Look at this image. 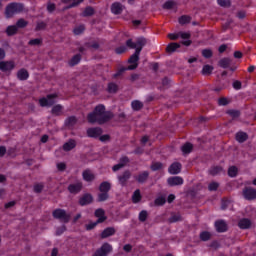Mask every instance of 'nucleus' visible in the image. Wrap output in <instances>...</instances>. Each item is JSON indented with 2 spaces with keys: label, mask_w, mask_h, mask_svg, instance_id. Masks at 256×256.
Masks as SVG:
<instances>
[{
  "label": "nucleus",
  "mask_w": 256,
  "mask_h": 256,
  "mask_svg": "<svg viewBox=\"0 0 256 256\" xmlns=\"http://www.w3.org/2000/svg\"><path fill=\"white\" fill-rule=\"evenodd\" d=\"M179 47H181V44L173 42L168 44V46L166 47V51L167 53H175V51H177Z\"/></svg>",
  "instance_id": "nucleus-29"
},
{
  "label": "nucleus",
  "mask_w": 256,
  "mask_h": 256,
  "mask_svg": "<svg viewBox=\"0 0 256 256\" xmlns=\"http://www.w3.org/2000/svg\"><path fill=\"white\" fill-rule=\"evenodd\" d=\"M139 55H141V53H137V51H135V53L129 58L128 63H131V65L127 67L129 71H134V69L139 67Z\"/></svg>",
  "instance_id": "nucleus-9"
},
{
  "label": "nucleus",
  "mask_w": 256,
  "mask_h": 256,
  "mask_svg": "<svg viewBox=\"0 0 256 256\" xmlns=\"http://www.w3.org/2000/svg\"><path fill=\"white\" fill-rule=\"evenodd\" d=\"M63 111V106L60 104L53 106L52 108V115L59 116L61 115V112Z\"/></svg>",
  "instance_id": "nucleus-39"
},
{
  "label": "nucleus",
  "mask_w": 256,
  "mask_h": 256,
  "mask_svg": "<svg viewBox=\"0 0 256 256\" xmlns=\"http://www.w3.org/2000/svg\"><path fill=\"white\" fill-rule=\"evenodd\" d=\"M147 217H149V213L147 212V210H142L139 213L138 219L139 221H141V223H145V221H147Z\"/></svg>",
  "instance_id": "nucleus-38"
},
{
  "label": "nucleus",
  "mask_w": 256,
  "mask_h": 256,
  "mask_svg": "<svg viewBox=\"0 0 256 256\" xmlns=\"http://www.w3.org/2000/svg\"><path fill=\"white\" fill-rule=\"evenodd\" d=\"M181 163L179 162H174L170 165V167L168 168V171L170 173V175H179V173H181Z\"/></svg>",
  "instance_id": "nucleus-15"
},
{
  "label": "nucleus",
  "mask_w": 256,
  "mask_h": 256,
  "mask_svg": "<svg viewBox=\"0 0 256 256\" xmlns=\"http://www.w3.org/2000/svg\"><path fill=\"white\" fill-rule=\"evenodd\" d=\"M167 182L170 187H175L177 185H183V178L179 176H174L168 178Z\"/></svg>",
  "instance_id": "nucleus-16"
},
{
  "label": "nucleus",
  "mask_w": 256,
  "mask_h": 256,
  "mask_svg": "<svg viewBox=\"0 0 256 256\" xmlns=\"http://www.w3.org/2000/svg\"><path fill=\"white\" fill-rule=\"evenodd\" d=\"M150 169H152L153 171H159V169H163V163L153 162L152 165L150 166Z\"/></svg>",
  "instance_id": "nucleus-46"
},
{
  "label": "nucleus",
  "mask_w": 256,
  "mask_h": 256,
  "mask_svg": "<svg viewBox=\"0 0 256 256\" xmlns=\"http://www.w3.org/2000/svg\"><path fill=\"white\" fill-rule=\"evenodd\" d=\"M95 217H97V223H105L107 221V216H105V210L99 208L95 211Z\"/></svg>",
  "instance_id": "nucleus-17"
},
{
  "label": "nucleus",
  "mask_w": 256,
  "mask_h": 256,
  "mask_svg": "<svg viewBox=\"0 0 256 256\" xmlns=\"http://www.w3.org/2000/svg\"><path fill=\"white\" fill-rule=\"evenodd\" d=\"M85 47L87 48V49H98L99 48V43H97V42H94V43H85Z\"/></svg>",
  "instance_id": "nucleus-60"
},
{
  "label": "nucleus",
  "mask_w": 256,
  "mask_h": 256,
  "mask_svg": "<svg viewBox=\"0 0 256 256\" xmlns=\"http://www.w3.org/2000/svg\"><path fill=\"white\" fill-rule=\"evenodd\" d=\"M113 251V246L109 243H104L96 252L93 254V256H107L109 253Z\"/></svg>",
  "instance_id": "nucleus-5"
},
{
  "label": "nucleus",
  "mask_w": 256,
  "mask_h": 256,
  "mask_svg": "<svg viewBox=\"0 0 256 256\" xmlns=\"http://www.w3.org/2000/svg\"><path fill=\"white\" fill-rule=\"evenodd\" d=\"M118 89H119V86H117V84H115V83L108 84V91L110 93H115Z\"/></svg>",
  "instance_id": "nucleus-52"
},
{
  "label": "nucleus",
  "mask_w": 256,
  "mask_h": 256,
  "mask_svg": "<svg viewBox=\"0 0 256 256\" xmlns=\"http://www.w3.org/2000/svg\"><path fill=\"white\" fill-rule=\"evenodd\" d=\"M111 11L114 15H121L123 13V4L116 2L111 6Z\"/></svg>",
  "instance_id": "nucleus-19"
},
{
  "label": "nucleus",
  "mask_w": 256,
  "mask_h": 256,
  "mask_svg": "<svg viewBox=\"0 0 256 256\" xmlns=\"http://www.w3.org/2000/svg\"><path fill=\"white\" fill-rule=\"evenodd\" d=\"M100 193H109L111 191V183L108 181L102 182L99 186Z\"/></svg>",
  "instance_id": "nucleus-23"
},
{
  "label": "nucleus",
  "mask_w": 256,
  "mask_h": 256,
  "mask_svg": "<svg viewBox=\"0 0 256 256\" xmlns=\"http://www.w3.org/2000/svg\"><path fill=\"white\" fill-rule=\"evenodd\" d=\"M213 66L206 64L202 68V75H211L213 73Z\"/></svg>",
  "instance_id": "nucleus-36"
},
{
  "label": "nucleus",
  "mask_w": 256,
  "mask_h": 256,
  "mask_svg": "<svg viewBox=\"0 0 256 256\" xmlns=\"http://www.w3.org/2000/svg\"><path fill=\"white\" fill-rule=\"evenodd\" d=\"M42 44H43V40L40 38H35L28 42V45H30L31 47H37Z\"/></svg>",
  "instance_id": "nucleus-40"
},
{
  "label": "nucleus",
  "mask_w": 256,
  "mask_h": 256,
  "mask_svg": "<svg viewBox=\"0 0 256 256\" xmlns=\"http://www.w3.org/2000/svg\"><path fill=\"white\" fill-rule=\"evenodd\" d=\"M132 201L133 203H139V201H141V190L137 189L134 191Z\"/></svg>",
  "instance_id": "nucleus-35"
},
{
  "label": "nucleus",
  "mask_w": 256,
  "mask_h": 256,
  "mask_svg": "<svg viewBox=\"0 0 256 256\" xmlns=\"http://www.w3.org/2000/svg\"><path fill=\"white\" fill-rule=\"evenodd\" d=\"M55 99H57V94H49L46 98H41L39 100L41 107H51L55 105Z\"/></svg>",
  "instance_id": "nucleus-6"
},
{
  "label": "nucleus",
  "mask_w": 256,
  "mask_h": 256,
  "mask_svg": "<svg viewBox=\"0 0 256 256\" xmlns=\"http://www.w3.org/2000/svg\"><path fill=\"white\" fill-rule=\"evenodd\" d=\"M65 231H67V227H65V225L60 226L56 229V235H63Z\"/></svg>",
  "instance_id": "nucleus-62"
},
{
  "label": "nucleus",
  "mask_w": 256,
  "mask_h": 256,
  "mask_svg": "<svg viewBox=\"0 0 256 256\" xmlns=\"http://www.w3.org/2000/svg\"><path fill=\"white\" fill-rule=\"evenodd\" d=\"M47 27L45 22H38L36 26V31H43Z\"/></svg>",
  "instance_id": "nucleus-61"
},
{
  "label": "nucleus",
  "mask_w": 256,
  "mask_h": 256,
  "mask_svg": "<svg viewBox=\"0 0 256 256\" xmlns=\"http://www.w3.org/2000/svg\"><path fill=\"white\" fill-rule=\"evenodd\" d=\"M175 7V1L168 0L163 4V9H173Z\"/></svg>",
  "instance_id": "nucleus-49"
},
{
  "label": "nucleus",
  "mask_w": 256,
  "mask_h": 256,
  "mask_svg": "<svg viewBox=\"0 0 256 256\" xmlns=\"http://www.w3.org/2000/svg\"><path fill=\"white\" fill-rule=\"evenodd\" d=\"M72 1H73V3H71L65 9H73V7H77V5L83 3V0H72Z\"/></svg>",
  "instance_id": "nucleus-58"
},
{
  "label": "nucleus",
  "mask_w": 256,
  "mask_h": 256,
  "mask_svg": "<svg viewBox=\"0 0 256 256\" xmlns=\"http://www.w3.org/2000/svg\"><path fill=\"white\" fill-rule=\"evenodd\" d=\"M83 31H85V26L80 25V26H77L76 28H74L73 33H74V35H81V33H83Z\"/></svg>",
  "instance_id": "nucleus-51"
},
{
  "label": "nucleus",
  "mask_w": 256,
  "mask_h": 256,
  "mask_svg": "<svg viewBox=\"0 0 256 256\" xmlns=\"http://www.w3.org/2000/svg\"><path fill=\"white\" fill-rule=\"evenodd\" d=\"M242 195L246 201H254V199H256V189L252 187H245L242 191Z\"/></svg>",
  "instance_id": "nucleus-7"
},
{
  "label": "nucleus",
  "mask_w": 256,
  "mask_h": 256,
  "mask_svg": "<svg viewBox=\"0 0 256 256\" xmlns=\"http://www.w3.org/2000/svg\"><path fill=\"white\" fill-rule=\"evenodd\" d=\"M223 172V168L221 166H214L209 170L210 175H213V177H215V175H219V173Z\"/></svg>",
  "instance_id": "nucleus-33"
},
{
  "label": "nucleus",
  "mask_w": 256,
  "mask_h": 256,
  "mask_svg": "<svg viewBox=\"0 0 256 256\" xmlns=\"http://www.w3.org/2000/svg\"><path fill=\"white\" fill-rule=\"evenodd\" d=\"M131 107L134 111H141L143 109V102L139 100L132 101Z\"/></svg>",
  "instance_id": "nucleus-32"
},
{
  "label": "nucleus",
  "mask_w": 256,
  "mask_h": 256,
  "mask_svg": "<svg viewBox=\"0 0 256 256\" xmlns=\"http://www.w3.org/2000/svg\"><path fill=\"white\" fill-rule=\"evenodd\" d=\"M17 77L19 81H27L29 79V72L25 68H22L17 72Z\"/></svg>",
  "instance_id": "nucleus-22"
},
{
  "label": "nucleus",
  "mask_w": 256,
  "mask_h": 256,
  "mask_svg": "<svg viewBox=\"0 0 256 256\" xmlns=\"http://www.w3.org/2000/svg\"><path fill=\"white\" fill-rule=\"evenodd\" d=\"M145 45H147V40L145 38H138L136 42H133L132 39H128L126 41V46L128 47V49H135L137 53H141Z\"/></svg>",
  "instance_id": "nucleus-3"
},
{
  "label": "nucleus",
  "mask_w": 256,
  "mask_h": 256,
  "mask_svg": "<svg viewBox=\"0 0 256 256\" xmlns=\"http://www.w3.org/2000/svg\"><path fill=\"white\" fill-rule=\"evenodd\" d=\"M180 25H187V23H191V17L187 15H183L179 18Z\"/></svg>",
  "instance_id": "nucleus-44"
},
{
  "label": "nucleus",
  "mask_w": 256,
  "mask_h": 256,
  "mask_svg": "<svg viewBox=\"0 0 256 256\" xmlns=\"http://www.w3.org/2000/svg\"><path fill=\"white\" fill-rule=\"evenodd\" d=\"M24 9H25V6L23 4L12 2L6 6L4 15L6 19H11L15 17V15H19V13H23Z\"/></svg>",
  "instance_id": "nucleus-2"
},
{
  "label": "nucleus",
  "mask_w": 256,
  "mask_h": 256,
  "mask_svg": "<svg viewBox=\"0 0 256 256\" xmlns=\"http://www.w3.org/2000/svg\"><path fill=\"white\" fill-rule=\"evenodd\" d=\"M125 71H129V69H127V67H122L120 68L117 73L114 74V78L117 79V77H121V75H123V73H125Z\"/></svg>",
  "instance_id": "nucleus-56"
},
{
  "label": "nucleus",
  "mask_w": 256,
  "mask_h": 256,
  "mask_svg": "<svg viewBox=\"0 0 256 256\" xmlns=\"http://www.w3.org/2000/svg\"><path fill=\"white\" fill-rule=\"evenodd\" d=\"M220 7H231V0H217Z\"/></svg>",
  "instance_id": "nucleus-50"
},
{
  "label": "nucleus",
  "mask_w": 256,
  "mask_h": 256,
  "mask_svg": "<svg viewBox=\"0 0 256 256\" xmlns=\"http://www.w3.org/2000/svg\"><path fill=\"white\" fill-rule=\"evenodd\" d=\"M82 189H83V182H76L68 186L69 193H72L73 195H77V193H81Z\"/></svg>",
  "instance_id": "nucleus-11"
},
{
  "label": "nucleus",
  "mask_w": 256,
  "mask_h": 256,
  "mask_svg": "<svg viewBox=\"0 0 256 256\" xmlns=\"http://www.w3.org/2000/svg\"><path fill=\"white\" fill-rule=\"evenodd\" d=\"M129 163V157L122 156L119 160V164L122 165V167H125Z\"/></svg>",
  "instance_id": "nucleus-57"
},
{
  "label": "nucleus",
  "mask_w": 256,
  "mask_h": 256,
  "mask_svg": "<svg viewBox=\"0 0 256 256\" xmlns=\"http://www.w3.org/2000/svg\"><path fill=\"white\" fill-rule=\"evenodd\" d=\"M215 227L218 233H225V231H227V223L223 220L217 221Z\"/></svg>",
  "instance_id": "nucleus-21"
},
{
  "label": "nucleus",
  "mask_w": 256,
  "mask_h": 256,
  "mask_svg": "<svg viewBox=\"0 0 256 256\" xmlns=\"http://www.w3.org/2000/svg\"><path fill=\"white\" fill-rule=\"evenodd\" d=\"M209 191H217L219 189V183L211 182L208 186Z\"/></svg>",
  "instance_id": "nucleus-55"
},
{
  "label": "nucleus",
  "mask_w": 256,
  "mask_h": 256,
  "mask_svg": "<svg viewBox=\"0 0 256 256\" xmlns=\"http://www.w3.org/2000/svg\"><path fill=\"white\" fill-rule=\"evenodd\" d=\"M54 219H59L62 223H69L71 219V215L67 214V212L63 209H56L52 213Z\"/></svg>",
  "instance_id": "nucleus-4"
},
{
  "label": "nucleus",
  "mask_w": 256,
  "mask_h": 256,
  "mask_svg": "<svg viewBox=\"0 0 256 256\" xmlns=\"http://www.w3.org/2000/svg\"><path fill=\"white\" fill-rule=\"evenodd\" d=\"M202 56L205 57V59H211V57H213V50L212 49L202 50Z\"/></svg>",
  "instance_id": "nucleus-45"
},
{
  "label": "nucleus",
  "mask_w": 256,
  "mask_h": 256,
  "mask_svg": "<svg viewBox=\"0 0 256 256\" xmlns=\"http://www.w3.org/2000/svg\"><path fill=\"white\" fill-rule=\"evenodd\" d=\"M134 179L137 181V183H140L141 185L147 183V180L149 179V171L139 172L138 175L134 177Z\"/></svg>",
  "instance_id": "nucleus-13"
},
{
  "label": "nucleus",
  "mask_w": 256,
  "mask_h": 256,
  "mask_svg": "<svg viewBox=\"0 0 256 256\" xmlns=\"http://www.w3.org/2000/svg\"><path fill=\"white\" fill-rule=\"evenodd\" d=\"M227 113L228 115H230V117H233L234 119L241 115V113L237 110H229Z\"/></svg>",
  "instance_id": "nucleus-59"
},
{
  "label": "nucleus",
  "mask_w": 256,
  "mask_h": 256,
  "mask_svg": "<svg viewBox=\"0 0 256 256\" xmlns=\"http://www.w3.org/2000/svg\"><path fill=\"white\" fill-rule=\"evenodd\" d=\"M81 61V54H76L70 61L69 65L71 67H75V65H78V63Z\"/></svg>",
  "instance_id": "nucleus-37"
},
{
  "label": "nucleus",
  "mask_w": 256,
  "mask_h": 256,
  "mask_svg": "<svg viewBox=\"0 0 256 256\" xmlns=\"http://www.w3.org/2000/svg\"><path fill=\"white\" fill-rule=\"evenodd\" d=\"M218 104L220 106H225V105H229V99L222 97L218 100Z\"/></svg>",
  "instance_id": "nucleus-63"
},
{
  "label": "nucleus",
  "mask_w": 256,
  "mask_h": 256,
  "mask_svg": "<svg viewBox=\"0 0 256 256\" xmlns=\"http://www.w3.org/2000/svg\"><path fill=\"white\" fill-rule=\"evenodd\" d=\"M45 185L43 183H38L34 185V193H41L43 191Z\"/></svg>",
  "instance_id": "nucleus-54"
},
{
  "label": "nucleus",
  "mask_w": 256,
  "mask_h": 256,
  "mask_svg": "<svg viewBox=\"0 0 256 256\" xmlns=\"http://www.w3.org/2000/svg\"><path fill=\"white\" fill-rule=\"evenodd\" d=\"M77 147V142L75 140H69L63 145L64 151H71Z\"/></svg>",
  "instance_id": "nucleus-27"
},
{
  "label": "nucleus",
  "mask_w": 256,
  "mask_h": 256,
  "mask_svg": "<svg viewBox=\"0 0 256 256\" xmlns=\"http://www.w3.org/2000/svg\"><path fill=\"white\" fill-rule=\"evenodd\" d=\"M238 226L240 229H249L251 227V220L243 218L238 222Z\"/></svg>",
  "instance_id": "nucleus-25"
},
{
  "label": "nucleus",
  "mask_w": 256,
  "mask_h": 256,
  "mask_svg": "<svg viewBox=\"0 0 256 256\" xmlns=\"http://www.w3.org/2000/svg\"><path fill=\"white\" fill-rule=\"evenodd\" d=\"M247 139H249V136L245 132H238L236 134V141H238V143H245Z\"/></svg>",
  "instance_id": "nucleus-28"
},
{
  "label": "nucleus",
  "mask_w": 256,
  "mask_h": 256,
  "mask_svg": "<svg viewBox=\"0 0 256 256\" xmlns=\"http://www.w3.org/2000/svg\"><path fill=\"white\" fill-rule=\"evenodd\" d=\"M125 51H127V47L125 46H120L115 49V53H117V55H121L122 53H125Z\"/></svg>",
  "instance_id": "nucleus-64"
},
{
  "label": "nucleus",
  "mask_w": 256,
  "mask_h": 256,
  "mask_svg": "<svg viewBox=\"0 0 256 256\" xmlns=\"http://www.w3.org/2000/svg\"><path fill=\"white\" fill-rule=\"evenodd\" d=\"M131 179V171L126 170L118 176V181L122 187L127 185V181Z\"/></svg>",
  "instance_id": "nucleus-10"
},
{
  "label": "nucleus",
  "mask_w": 256,
  "mask_h": 256,
  "mask_svg": "<svg viewBox=\"0 0 256 256\" xmlns=\"http://www.w3.org/2000/svg\"><path fill=\"white\" fill-rule=\"evenodd\" d=\"M181 151H182V153H184V155H187V154L191 153V151H193V144H191L189 142L185 143L181 147Z\"/></svg>",
  "instance_id": "nucleus-31"
},
{
  "label": "nucleus",
  "mask_w": 256,
  "mask_h": 256,
  "mask_svg": "<svg viewBox=\"0 0 256 256\" xmlns=\"http://www.w3.org/2000/svg\"><path fill=\"white\" fill-rule=\"evenodd\" d=\"M18 31H19V29L17 28L16 25L8 26L6 29V33H7L8 37H12V35H17Z\"/></svg>",
  "instance_id": "nucleus-30"
},
{
  "label": "nucleus",
  "mask_w": 256,
  "mask_h": 256,
  "mask_svg": "<svg viewBox=\"0 0 256 256\" xmlns=\"http://www.w3.org/2000/svg\"><path fill=\"white\" fill-rule=\"evenodd\" d=\"M15 69L14 61H0V71L2 73H11Z\"/></svg>",
  "instance_id": "nucleus-8"
},
{
  "label": "nucleus",
  "mask_w": 256,
  "mask_h": 256,
  "mask_svg": "<svg viewBox=\"0 0 256 256\" xmlns=\"http://www.w3.org/2000/svg\"><path fill=\"white\" fill-rule=\"evenodd\" d=\"M113 117V112L105 111L104 105H98L95 107L94 111L88 114L87 120L89 123H98V125H103L107 121H111Z\"/></svg>",
  "instance_id": "nucleus-1"
},
{
  "label": "nucleus",
  "mask_w": 256,
  "mask_h": 256,
  "mask_svg": "<svg viewBox=\"0 0 256 256\" xmlns=\"http://www.w3.org/2000/svg\"><path fill=\"white\" fill-rule=\"evenodd\" d=\"M77 117L75 116H69L68 118H66L64 125L65 127H67L68 129H73V127H75L77 125Z\"/></svg>",
  "instance_id": "nucleus-18"
},
{
  "label": "nucleus",
  "mask_w": 256,
  "mask_h": 256,
  "mask_svg": "<svg viewBox=\"0 0 256 256\" xmlns=\"http://www.w3.org/2000/svg\"><path fill=\"white\" fill-rule=\"evenodd\" d=\"M27 25H29V22H27L23 18L18 19V21L16 22L17 29H25V27H27Z\"/></svg>",
  "instance_id": "nucleus-34"
},
{
  "label": "nucleus",
  "mask_w": 256,
  "mask_h": 256,
  "mask_svg": "<svg viewBox=\"0 0 256 256\" xmlns=\"http://www.w3.org/2000/svg\"><path fill=\"white\" fill-rule=\"evenodd\" d=\"M231 63H232L231 58H222L218 62V65H219V67H222V69H227L228 67L231 66Z\"/></svg>",
  "instance_id": "nucleus-26"
},
{
  "label": "nucleus",
  "mask_w": 256,
  "mask_h": 256,
  "mask_svg": "<svg viewBox=\"0 0 256 256\" xmlns=\"http://www.w3.org/2000/svg\"><path fill=\"white\" fill-rule=\"evenodd\" d=\"M183 218L181 217V214H172L169 218V223H177V221H182Z\"/></svg>",
  "instance_id": "nucleus-42"
},
{
  "label": "nucleus",
  "mask_w": 256,
  "mask_h": 256,
  "mask_svg": "<svg viewBox=\"0 0 256 256\" xmlns=\"http://www.w3.org/2000/svg\"><path fill=\"white\" fill-rule=\"evenodd\" d=\"M91 203H93V195L89 193L82 195L79 199V205H81V207H85V205H91Z\"/></svg>",
  "instance_id": "nucleus-12"
},
{
  "label": "nucleus",
  "mask_w": 256,
  "mask_h": 256,
  "mask_svg": "<svg viewBox=\"0 0 256 256\" xmlns=\"http://www.w3.org/2000/svg\"><path fill=\"white\" fill-rule=\"evenodd\" d=\"M155 205H157L158 207H161L162 205H165L166 200L164 197H158L155 199L154 201Z\"/></svg>",
  "instance_id": "nucleus-53"
},
{
  "label": "nucleus",
  "mask_w": 256,
  "mask_h": 256,
  "mask_svg": "<svg viewBox=\"0 0 256 256\" xmlns=\"http://www.w3.org/2000/svg\"><path fill=\"white\" fill-rule=\"evenodd\" d=\"M82 177L84 181L91 183V181H95V174L91 170H84L82 173Z\"/></svg>",
  "instance_id": "nucleus-20"
},
{
  "label": "nucleus",
  "mask_w": 256,
  "mask_h": 256,
  "mask_svg": "<svg viewBox=\"0 0 256 256\" xmlns=\"http://www.w3.org/2000/svg\"><path fill=\"white\" fill-rule=\"evenodd\" d=\"M95 13V10L93 7H86L85 10L82 13L83 17H91Z\"/></svg>",
  "instance_id": "nucleus-43"
},
{
  "label": "nucleus",
  "mask_w": 256,
  "mask_h": 256,
  "mask_svg": "<svg viewBox=\"0 0 256 256\" xmlns=\"http://www.w3.org/2000/svg\"><path fill=\"white\" fill-rule=\"evenodd\" d=\"M87 135L88 137L97 139V137H101V135H103V129H101L100 127L89 128L87 130Z\"/></svg>",
  "instance_id": "nucleus-14"
},
{
  "label": "nucleus",
  "mask_w": 256,
  "mask_h": 256,
  "mask_svg": "<svg viewBox=\"0 0 256 256\" xmlns=\"http://www.w3.org/2000/svg\"><path fill=\"white\" fill-rule=\"evenodd\" d=\"M107 199H109V193L101 192L100 194H98V201L99 202L107 201Z\"/></svg>",
  "instance_id": "nucleus-48"
},
{
  "label": "nucleus",
  "mask_w": 256,
  "mask_h": 256,
  "mask_svg": "<svg viewBox=\"0 0 256 256\" xmlns=\"http://www.w3.org/2000/svg\"><path fill=\"white\" fill-rule=\"evenodd\" d=\"M200 239L201 241H209V239H211V233H209L208 231L200 233Z\"/></svg>",
  "instance_id": "nucleus-47"
},
{
  "label": "nucleus",
  "mask_w": 256,
  "mask_h": 256,
  "mask_svg": "<svg viewBox=\"0 0 256 256\" xmlns=\"http://www.w3.org/2000/svg\"><path fill=\"white\" fill-rule=\"evenodd\" d=\"M114 233H115V228L108 227V228L104 229L103 232L101 233V238L107 239V237L113 236Z\"/></svg>",
  "instance_id": "nucleus-24"
},
{
  "label": "nucleus",
  "mask_w": 256,
  "mask_h": 256,
  "mask_svg": "<svg viewBox=\"0 0 256 256\" xmlns=\"http://www.w3.org/2000/svg\"><path fill=\"white\" fill-rule=\"evenodd\" d=\"M239 173V169L236 166H231L228 169V175L229 177H237V174Z\"/></svg>",
  "instance_id": "nucleus-41"
}]
</instances>
